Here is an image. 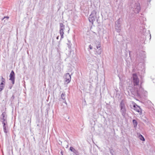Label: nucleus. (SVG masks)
Returning a JSON list of instances; mask_svg holds the SVG:
<instances>
[{
  "mask_svg": "<svg viewBox=\"0 0 155 155\" xmlns=\"http://www.w3.org/2000/svg\"><path fill=\"white\" fill-rule=\"evenodd\" d=\"M133 83L134 86H137L138 87H137L134 89V91H132L131 90V92L132 94L134 96H136L137 97L141 98V99H145L147 95V92L144 91L141 85H138L139 81V78L136 74H133Z\"/></svg>",
  "mask_w": 155,
  "mask_h": 155,
  "instance_id": "f257e3e1",
  "label": "nucleus"
},
{
  "mask_svg": "<svg viewBox=\"0 0 155 155\" xmlns=\"http://www.w3.org/2000/svg\"><path fill=\"white\" fill-rule=\"evenodd\" d=\"M120 111L124 118L125 117L126 114L127 110L126 109L124 101L122 100L120 104Z\"/></svg>",
  "mask_w": 155,
  "mask_h": 155,
  "instance_id": "f03ea898",
  "label": "nucleus"
},
{
  "mask_svg": "<svg viewBox=\"0 0 155 155\" xmlns=\"http://www.w3.org/2000/svg\"><path fill=\"white\" fill-rule=\"evenodd\" d=\"M97 18V12L96 10L92 11L91 14L89 15L88 20L89 21L92 25L93 24L94 21Z\"/></svg>",
  "mask_w": 155,
  "mask_h": 155,
  "instance_id": "7ed1b4c3",
  "label": "nucleus"
},
{
  "mask_svg": "<svg viewBox=\"0 0 155 155\" xmlns=\"http://www.w3.org/2000/svg\"><path fill=\"white\" fill-rule=\"evenodd\" d=\"M9 80L12 82V85H9L8 88L11 89L13 86V85L15 83V72L13 70H12L9 75Z\"/></svg>",
  "mask_w": 155,
  "mask_h": 155,
  "instance_id": "20e7f679",
  "label": "nucleus"
},
{
  "mask_svg": "<svg viewBox=\"0 0 155 155\" xmlns=\"http://www.w3.org/2000/svg\"><path fill=\"white\" fill-rule=\"evenodd\" d=\"M133 11L136 14L139 13L141 10V7L140 4L138 2L135 3L132 6Z\"/></svg>",
  "mask_w": 155,
  "mask_h": 155,
  "instance_id": "39448f33",
  "label": "nucleus"
},
{
  "mask_svg": "<svg viewBox=\"0 0 155 155\" xmlns=\"http://www.w3.org/2000/svg\"><path fill=\"white\" fill-rule=\"evenodd\" d=\"M115 29L116 31L119 33L121 30V20L120 18L117 19L115 23Z\"/></svg>",
  "mask_w": 155,
  "mask_h": 155,
  "instance_id": "423d86ee",
  "label": "nucleus"
},
{
  "mask_svg": "<svg viewBox=\"0 0 155 155\" xmlns=\"http://www.w3.org/2000/svg\"><path fill=\"white\" fill-rule=\"evenodd\" d=\"M95 44L96 45V47L97 49H99L98 50L96 51V53L97 54H101L102 52V49L101 42L99 41H96L95 42Z\"/></svg>",
  "mask_w": 155,
  "mask_h": 155,
  "instance_id": "0eeeda50",
  "label": "nucleus"
},
{
  "mask_svg": "<svg viewBox=\"0 0 155 155\" xmlns=\"http://www.w3.org/2000/svg\"><path fill=\"white\" fill-rule=\"evenodd\" d=\"M133 107L134 109L137 112H138L140 115L142 114V110L139 106L134 103L133 105Z\"/></svg>",
  "mask_w": 155,
  "mask_h": 155,
  "instance_id": "6e6552de",
  "label": "nucleus"
},
{
  "mask_svg": "<svg viewBox=\"0 0 155 155\" xmlns=\"http://www.w3.org/2000/svg\"><path fill=\"white\" fill-rule=\"evenodd\" d=\"M9 18V17L8 16H4L3 18H1V20L3 22H2L3 25H5L7 24V22L8 21Z\"/></svg>",
  "mask_w": 155,
  "mask_h": 155,
  "instance_id": "1a4fd4ad",
  "label": "nucleus"
},
{
  "mask_svg": "<svg viewBox=\"0 0 155 155\" xmlns=\"http://www.w3.org/2000/svg\"><path fill=\"white\" fill-rule=\"evenodd\" d=\"M69 150L73 153V155H75L76 154L79 153V152L77 150H76L72 147H70Z\"/></svg>",
  "mask_w": 155,
  "mask_h": 155,
  "instance_id": "9d476101",
  "label": "nucleus"
},
{
  "mask_svg": "<svg viewBox=\"0 0 155 155\" xmlns=\"http://www.w3.org/2000/svg\"><path fill=\"white\" fill-rule=\"evenodd\" d=\"M60 25L59 32H64L65 29V25L62 23H60Z\"/></svg>",
  "mask_w": 155,
  "mask_h": 155,
  "instance_id": "9b49d317",
  "label": "nucleus"
},
{
  "mask_svg": "<svg viewBox=\"0 0 155 155\" xmlns=\"http://www.w3.org/2000/svg\"><path fill=\"white\" fill-rule=\"evenodd\" d=\"M7 119L6 114L5 112H3L1 116L0 120H2V119Z\"/></svg>",
  "mask_w": 155,
  "mask_h": 155,
  "instance_id": "f8f14e48",
  "label": "nucleus"
},
{
  "mask_svg": "<svg viewBox=\"0 0 155 155\" xmlns=\"http://www.w3.org/2000/svg\"><path fill=\"white\" fill-rule=\"evenodd\" d=\"M61 99L63 100H65V94L64 92L62 93L61 95V97L59 99L60 101H61Z\"/></svg>",
  "mask_w": 155,
  "mask_h": 155,
  "instance_id": "ddd939ff",
  "label": "nucleus"
},
{
  "mask_svg": "<svg viewBox=\"0 0 155 155\" xmlns=\"http://www.w3.org/2000/svg\"><path fill=\"white\" fill-rule=\"evenodd\" d=\"M5 86V84H0V92L2 91L4 89Z\"/></svg>",
  "mask_w": 155,
  "mask_h": 155,
  "instance_id": "4468645a",
  "label": "nucleus"
},
{
  "mask_svg": "<svg viewBox=\"0 0 155 155\" xmlns=\"http://www.w3.org/2000/svg\"><path fill=\"white\" fill-rule=\"evenodd\" d=\"M7 119H2L0 120L3 125H6L7 124Z\"/></svg>",
  "mask_w": 155,
  "mask_h": 155,
  "instance_id": "2eb2a0df",
  "label": "nucleus"
},
{
  "mask_svg": "<svg viewBox=\"0 0 155 155\" xmlns=\"http://www.w3.org/2000/svg\"><path fill=\"white\" fill-rule=\"evenodd\" d=\"M132 121L134 127H136L138 124L137 121L135 119L133 120Z\"/></svg>",
  "mask_w": 155,
  "mask_h": 155,
  "instance_id": "dca6fc26",
  "label": "nucleus"
},
{
  "mask_svg": "<svg viewBox=\"0 0 155 155\" xmlns=\"http://www.w3.org/2000/svg\"><path fill=\"white\" fill-rule=\"evenodd\" d=\"M139 138L140 140L143 141H144L145 140L144 137L141 134H140L139 135Z\"/></svg>",
  "mask_w": 155,
  "mask_h": 155,
  "instance_id": "f3484780",
  "label": "nucleus"
},
{
  "mask_svg": "<svg viewBox=\"0 0 155 155\" xmlns=\"http://www.w3.org/2000/svg\"><path fill=\"white\" fill-rule=\"evenodd\" d=\"M143 32L142 31V33L143 35V37L144 38H146V34L144 33V32L146 31V29L145 28H144L143 29Z\"/></svg>",
  "mask_w": 155,
  "mask_h": 155,
  "instance_id": "a211bd4d",
  "label": "nucleus"
},
{
  "mask_svg": "<svg viewBox=\"0 0 155 155\" xmlns=\"http://www.w3.org/2000/svg\"><path fill=\"white\" fill-rule=\"evenodd\" d=\"M6 125H3V129L4 132L7 134V130L6 126Z\"/></svg>",
  "mask_w": 155,
  "mask_h": 155,
  "instance_id": "6ab92c4d",
  "label": "nucleus"
},
{
  "mask_svg": "<svg viewBox=\"0 0 155 155\" xmlns=\"http://www.w3.org/2000/svg\"><path fill=\"white\" fill-rule=\"evenodd\" d=\"M140 53L141 54H143L142 55H141V56L143 58H144L145 57V51H140Z\"/></svg>",
  "mask_w": 155,
  "mask_h": 155,
  "instance_id": "aec40b11",
  "label": "nucleus"
},
{
  "mask_svg": "<svg viewBox=\"0 0 155 155\" xmlns=\"http://www.w3.org/2000/svg\"><path fill=\"white\" fill-rule=\"evenodd\" d=\"M65 78H70L71 79V77L69 73H67L65 75Z\"/></svg>",
  "mask_w": 155,
  "mask_h": 155,
  "instance_id": "412c9836",
  "label": "nucleus"
},
{
  "mask_svg": "<svg viewBox=\"0 0 155 155\" xmlns=\"http://www.w3.org/2000/svg\"><path fill=\"white\" fill-rule=\"evenodd\" d=\"M109 150L110 153L111 154V155H114V151L112 147L109 148Z\"/></svg>",
  "mask_w": 155,
  "mask_h": 155,
  "instance_id": "4be33fe9",
  "label": "nucleus"
},
{
  "mask_svg": "<svg viewBox=\"0 0 155 155\" xmlns=\"http://www.w3.org/2000/svg\"><path fill=\"white\" fill-rule=\"evenodd\" d=\"M59 33L61 35V39L60 40H61L62 39H63L64 38V32H59Z\"/></svg>",
  "mask_w": 155,
  "mask_h": 155,
  "instance_id": "5701e85b",
  "label": "nucleus"
},
{
  "mask_svg": "<svg viewBox=\"0 0 155 155\" xmlns=\"http://www.w3.org/2000/svg\"><path fill=\"white\" fill-rule=\"evenodd\" d=\"M68 43H67V45H68V48H71V43L70 41H69V40H68Z\"/></svg>",
  "mask_w": 155,
  "mask_h": 155,
  "instance_id": "b1692460",
  "label": "nucleus"
},
{
  "mask_svg": "<svg viewBox=\"0 0 155 155\" xmlns=\"http://www.w3.org/2000/svg\"><path fill=\"white\" fill-rule=\"evenodd\" d=\"M65 81L67 83V84H68L71 81V79L70 78H65Z\"/></svg>",
  "mask_w": 155,
  "mask_h": 155,
  "instance_id": "393cba45",
  "label": "nucleus"
},
{
  "mask_svg": "<svg viewBox=\"0 0 155 155\" xmlns=\"http://www.w3.org/2000/svg\"><path fill=\"white\" fill-rule=\"evenodd\" d=\"M1 81H5V78H4L2 76H1Z\"/></svg>",
  "mask_w": 155,
  "mask_h": 155,
  "instance_id": "a878e982",
  "label": "nucleus"
},
{
  "mask_svg": "<svg viewBox=\"0 0 155 155\" xmlns=\"http://www.w3.org/2000/svg\"><path fill=\"white\" fill-rule=\"evenodd\" d=\"M89 49L90 50H92L93 49V47L91 45H89V48H88V50H89Z\"/></svg>",
  "mask_w": 155,
  "mask_h": 155,
  "instance_id": "bb28decb",
  "label": "nucleus"
},
{
  "mask_svg": "<svg viewBox=\"0 0 155 155\" xmlns=\"http://www.w3.org/2000/svg\"><path fill=\"white\" fill-rule=\"evenodd\" d=\"M14 98H15V96H14V94H13L12 97H11V99L12 100H13L14 99Z\"/></svg>",
  "mask_w": 155,
  "mask_h": 155,
  "instance_id": "cd10ccee",
  "label": "nucleus"
},
{
  "mask_svg": "<svg viewBox=\"0 0 155 155\" xmlns=\"http://www.w3.org/2000/svg\"><path fill=\"white\" fill-rule=\"evenodd\" d=\"M1 81V82L0 83L4 84H5V83H6L5 81Z\"/></svg>",
  "mask_w": 155,
  "mask_h": 155,
  "instance_id": "c85d7f7f",
  "label": "nucleus"
},
{
  "mask_svg": "<svg viewBox=\"0 0 155 155\" xmlns=\"http://www.w3.org/2000/svg\"><path fill=\"white\" fill-rule=\"evenodd\" d=\"M64 102H63L64 103H65L66 105H67V104L65 101V100H64Z\"/></svg>",
  "mask_w": 155,
  "mask_h": 155,
  "instance_id": "c756f323",
  "label": "nucleus"
},
{
  "mask_svg": "<svg viewBox=\"0 0 155 155\" xmlns=\"http://www.w3.org/2000/svg\"><path fill=\"white\" fill-rule=\"evenodd\" d=\"M61 155H63V152L62 151H61Z\"/></svg>",
  "mask_w": 155,
  "mask_h": 155,
  "instance_id": "7c9ffc66",
  "label": "nucleus"
},
{
  "mask_svg": "<svg viewBox=\"0 0 155 155\" xmlns=\"http://www.w3.org/2000/svg\"><path fill=\"white\" fill-rule=\"evenodd\" d=\"M59 36H58L56 37V39H57V40L58 39H59Z\"/></svg>",
  "mask_w": 155,
  "mask_h": 155,
  "instance_id": "2f4dec72",
  "label": "nucleus"
},
{
  "mask_svg": "<svg viewBox=\"0 0 155 155\" xmlns=\"http://www.w3.org/2000/svg\"><path fill=\"white\" fill-rule=\"evenodd\" d=\"M75 155H79V152L77 154H76Z\"/></svg>",
  "mask_w": 155,
  "mask_h": 155,
  "instance_id": "473e14b6",
  "label": "nucleus"
},
{
  "mask_svg": "<svg viewBox=\"0 0 155 155\" xmlns=\"http://www.w3.org/2000/svg\"><path fill=\"white\" fill-rule=\"evenodd\" d=\"M31 118L30 119V120H31ZM30 123H31V120H30Z\"/></svg>",
  "mask_w": 155,
  "mask_h": 155,
  "instance_id": "72a5a7b5",
  "label": "nucleus"
},
{
  "mask_svg": "<svg viewBox=\"0 0 155 155\" xmlns=\"http://www.w3.org/2000/svg\"><path fill=\"white\" fill-rule=\"evenodd\" d=\"M68 145H67V147H66V148H67V147H68Z\"/></svg>",
  "mask_w": 155,
  "mask_h": 155,
  "instance_id": "f704fd0d",
  "label": "nucleus"
},
{
  "mask_svg": "<svg viewBox=\"0 0 155 155\" xmlns=\"http://www.w3.org/2000/svg\"><path fill=\"white\" fill-rule=\"evenodd\" d=\"M150 36L151 37V35H150Z\"/></svg>",
  "mask_w": 155,
  "mask_h": 155,
  "instance_id": "c9c22d12",
  "label": "nucleus"
}]
</instances>
